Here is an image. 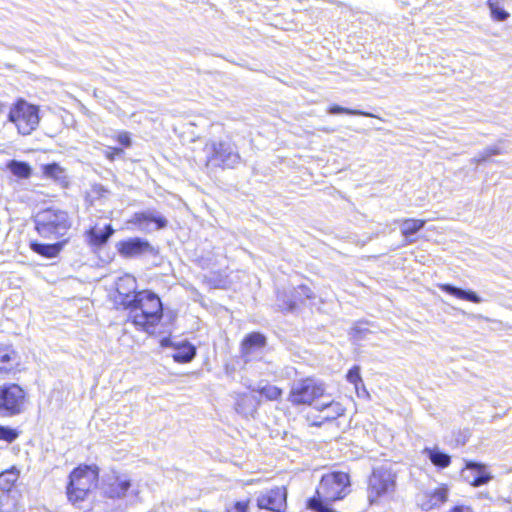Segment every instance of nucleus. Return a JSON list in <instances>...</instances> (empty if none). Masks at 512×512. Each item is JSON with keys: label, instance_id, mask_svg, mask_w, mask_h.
Masks as SVG:
<instances>
[{"label": "nucleus", "instance_id": "1", "mask_svg": "<svg viewBox=\"0 0 512 512\" xmlns=\"http://www.w3.org/2000/svg\"><path fill=\"white\" fill-rule=\"evenodd\" d=\"M122 284L135 288L137 280L129 274L119 279L114 301L116 309L126 312V322L136 331L157 335L164 319V305L160 296L150 289L122 292Z\"/></svg>", "mask_w": 512, "mask_h": 512}, {"label": "nucleus", "instance_id": "2", "mask_svg": "<svg viewBox=\"0 0 512 512\" xmlns=\"http://www.w3.org/2000/svg\"><path fill=\"white\" fill-rule=\"evenodd\" d=\"M350 487L348 472H327L321 476L315 495L307 500V508L314 512H336L328 504L343 500L350 493Z\"/></svg>", "mask_w": 512, "mask_h": 512}, {"label": "nucleus", "instance_id": "3", "mask_svg": "<svg viewBox=\"0 0 512 512\" xmlns=\"http://www.w3.org/2000/svg\"><path fill=\"white\" fill-rule=\"evenodd\" d=\"M100 472L95 463H80L69 472L65 494L72 506L81 507L93 497L100 485Z\"/></svg>", "mask_w": 512, "mask_h": 512}, {"label": "nucleus", "instance_id": "4", "mask_svg": "<svg viewBox=\"0 0 512 512\" xmlns=\"http://www.w3.org/2000/svg\"><path fill=\"white\" fill-rule=\"evenodd\" d=\"M72 222L68 212L48 207L36 215L34 229L37 234L47 240H61L71 229Z\"/></svg>", "mask_w": 512, "mask_h": 512}, {"label": "nucleus", "instance_id": "5", "mask_svg": "<svg viewBox=\"0 0 512 512\" xmlns=\"http://www.w3.org/2000/svg\"><path fill=\"white\" fill-rule=\"evenodd\" d=\"M327 396V384L311 375L300 378L290 387L287 400L295 407H314Z\"/></svg>", "mask_w": 512, "mask_h": 512}, {"label": "nucleus", "instance_id": "6", "mask_svg": "<svg viewBox=\"0 0 512 512\" xmlns=\"http://www.w3.org/2000/svg\"><path fill=\"white\" fill-rule=\"evenodd\" d=\"M7 119L14 125L18 134L28 136L39 126V106L32 104L23 98H18L10 106Z\"/></svg>", "mask_w": 512, "mask_h": 512}, {"label": "nucleus", "instance_id": "7", "mask_svg": "<svg viewBox=\"0 0 512 512\" xmlns=\"http://www.w3.org/2000/svg\"><path fill=\"white\" fill-rule=\"evenodd\" d=\"M29 403V393L18 382L0 384V416L15 417L25 412Z\"/></svg>", "mask_w": 512, "mask_h": 512}, {"label": "nucleus", "instance_id": "8", "mask_svg": "<svg viewBox=\"0 0 512 512\" xmlns=\"http://www.w3.org/2000/svg\"><path fill=\"white\" fill-rule=\"evenodd\" d=\"M396 488V474L388 468L373 469L367 482V497L369 504L380 502Z\"/></svg>", "mask_w": 512, "mask_h": 512}, {"label": "nucleus", "instance_id": "9", "mask_svg": "<svg viewBox=\"0 0 512 512\" xmlns=\"http://www.w3.org/2000/svg\"><path fill=\"white\" fill-rule=\"evenodd\" d=\"M210 150L206 165L212 164L222 169H231L241 160L240 154L229 143L224 141L211 143Z\"/></svg>", "mask_w": 512, "mask_h": 512}, {"label": "nucleus", "instance_id": "10", "mask_svg": "<svg viewBox=\"0 0 512 512\" xmlns=\"http://www.w3.org/2000/svg\"><path fill=\"white\" fill-rule=\"evenodd\" d=\"M288 489L286 486H274L261 492L256 498V506L269 512H286Z\"/></svg>", "mask_w": 512, "mask_h": 512}, {"label": "nucleus", "instance_id": "11", "mask_svg": "<svg viewBox=\"0 0 512 512\" xmlns=\"http://www.w3.org/2000/svg\"><path fill=\"white\" fill-rule=\"evenodd\" d=\"M116 249L118 254L126 259L141 257L143 255H153L156 253L153 245L144 238L131 237L121 240L117 243Z\"/></svg>", "mask_w": 512, "mask_h": 512}, {"label": "nucleus", "instance_id": "12", "mask_svg": "<svg viewBox=\"0 0 512 512\" xmlns=\"http://www.w3.org/2000/svg\"><path fill=\"white\" fill-rule=\"evenodd\" d=\"M23 370L14 346L9 343H0V378L14 377Z\"/></svg>", "mask_w": 512, "mask_h": 512}, {"label": "nucleus", "instance_id": "13", "mask_svg": "<svg viewBox=\"0 0 512 512\" xmlns=\"http://www.w3.org/2000/svg\"><path fill=\"white\" fill-rule=\"evenodd\" d=\"M319 412V420L311 422L312 426L320 427L321 425L332 422L345 414V407L336 399L320 401L313 407Z\"/></svg>", "mask_w": 512, "mask_h": 512}, {"label": "nucleus", "instance_id": "14", "mask_svg": "<svg viewBox=\"0 0 512 512\" xmlns=\"http://www.w3.org/2000/svg\"><path fill=\"white\" fill-rule=\"evenodd\" d=\"M266 345L267 337L263 333L258 331L249 332L240 341V356L245 362H248L251 360L252 355L264 349Z\"/></svg>", "mask_w": 512, "mask_h": 512}, {"label": "nucleus", "instance_id": "15", "mask_svg": "<svg viewBox=\"0 0 512 512\" xmlns=\"http://www.w3.org/2000/svg\"><path fill=\"white\" fill-rule=\"evenodd\" d=\"M449 500V486L441 483L432 490L425 491L422 495L421 508L425 511L438 509Z\"/></svg>", "mask_w": 512, "mask_h": 512}, {"label": "nucleus", "instance_id": "16", "mask_svg": "<svg viewBox=\"0 0 512 512\" xmlns=\"http://www.w3.org/2000/svg\"><path fill=\"white\" fill-rule=\"evenodd\" d=\"M115 229L112 224H106L102 229L98 225H93L84 231V237L87 245L93 249L104 247L114 235Z\"/></svg>", "mask_w": 512, "mask_h": 512}, {"label": "nucleus", "instance_id": "17", "mask_svg": "<svg viewBox=\"0 0 512 512\" xmlns=\"http://www.w3.org/2000/svg\"><path fill=\"white\" fill-rule=\"evenodd\" d=\"M69 238L57 240L55 243H39L37 241H31L29 243L30 249L41 257L51 259L57 257L66 244H68Z\"/></svg>", "mask_w": 512, "mask_h": 512}, {"label": "nucleus", "instance_id": "18", "mask_svg": "<svg viewBox=\"0 0 512 512\" xmlns=\"http://www.w3.org/2000/svg\"><path fill=\"white\" fill-rule=\"evenodd\" d=\"M41 172L43 178L53 180L62 188H67L70 184L65 168L57 162L42 165Z\"/></svg>", "mask_w": 512, "mask_h": 512}, {"label": "nucleus", "instance_id": "19", "mask_svg": "<svg viewBox=\"0 0 512 512\" xmlns=\"http://www.w3.org/2000/svg\"><path fill=\"white\" fill-rule=\"evenodd\" d=\"M155 223L156 229H163L167 226V220L163 216H153L146 212H135L127 221L135 227L142 228L150 223Z\"/></svg>", "mask_w": 512, "mask_h": 512}, {"label": "nucleus", "instance_id": "20", "mask_svg": "<svg viewBox=\"0 0 512 512\" xmlns=\"http://www.w3.org/2000/svg\"><path fill=\"white\" fill-rule=\"evenodd\" d=\"M131 487V482L127 478L116 476L107 484L105 495L110 499H119L124 497Z\"/></svg>", "mask_w": 512, "mask_h": 512}, {"label": "nucleus", "instance_id": "21", "mask_svg": "<svg viewBox=\"0 0 512 512\" xmlns=\"http://www.w3.org/2000/svg\"><path fill=\"white\" fill-rule=\"evenodd\" d=\"M172 346L175 350V352L172 354V358L176 363H189L196 356V347L187 341L176 343L173 344Z\"/></svg>", "mask_w": 512, "mask_h": 512}, {"label": "nucleus", "instance_id": "22", "mask_svg": "<svg viewBox=\"0 0 512 512\" xmlns=\"http://www.w3.org/2000/svg\"><path fill=\"white\" fill-rule=\"evenodd\" d=\"M255 392L259 395L262 401H280L283 397V389L270 383L266 382L263 385L257 387Z\"/></svg>", "mask_w": 512, "mask_h": 512}, {"label": "nucleus", "instance_id": "23", "mask_svg": "<svg viewBox=\"0 0 512 512\" xmlns=\"http://www.w3.org/2000/svg\"><path fill=\"white\" fill-rule=\"evenodd\" d=\"M441 291L446 292L458 299L470 301L472 303H480L481 298L473 291H465L450 284H439Z\"/></svg>", "mask_w": 512, "mask_h": 512}, {"label": "nucleus", "instance_id": "24", "mask_svg": "<svg viewBox=\"0 0 512 512\" xmlns=\"http://www.w3.org/2000/svg\"><path fill=\"white\" fill-rule=\"evenodd\" d=\"M465 468L466 469H471V470H477L479 472V475L477 477H475L470 482V484L473 487H479L481 485H484V484L488 483L492 479L491 474L486 471V466L484 464H482V463H477V462H473V461H467L465 463Z\"/></svg>", "mask_w": 512, "mask_h": 512}, {"label": "nucleus", "instance_id": "25", "mask_svg": "<svg viewBox=\"0 0 512 512\" xmlns=\"http://www.w3.org/2000/svg\"><path fill=\"white\" fill-rule=\"evenodd\" d=\"M423 453L428 456L431 463L439 469H445L451 464V457L435 448H425Z\"/></svg>", "mask_w": 512, "mask_h": 512}, {"label": "nucleus", "instance_id": "26", "mask_svg": "<svg viewBox=\"0 0 512 512\" xmlns=\"http://www.w3.org/2000/svg\"><path fill=\"white\" fill-rule=\"evenodd\" d=\"M425 224V219L405 218L401 221V234L404 237H409L420 231Z\"/></svg>", "mask_w": 512, "mask_h": 512}, {"label": "nucleus", "instance_id": "27", "mask_svg": "<svg viewBox=\"0 0 512 512\" xmlns=\"http://www.w3.org/2000/svg\"><path fill=\"white\" fill-rule=\"evenodd\" d=\"M7 166L14 176L21 179H27L32 174L30 165L23 161L11 160Z\"/></svg>", "mask_w": 512, "mask_h": 512}, {"label": "nucleus", "instance_id": "28", "mask_svg": "<svg viewBox=\"0 0 512 512\" xmlns=\"http://www.w3.org/2000/svg\"><path fill=\"white\" fill-rule=\"evenodd\" d=\"M208 284L215 289H226L229 287L228 275L218 270L211 273L207 279Z\"/></svg>", "mask_w": 512, "mask_h": 512}, {"label": "nucleus", "instance_id": "29", "mask_svg": "<svg viewBox=\"0 0 512 512\" xmlns=\"http://www.w3.org/2000/svg\"><path fill=\"white\" fill-rule=\"evenodd\" d=\"M327 112L332 115L337 114H347V115H358V116H365V117H374L372 113L358 110V109H352V108H346L342 107L338 104H331L327 108Z\"/></svg>", "mask_w": 512, "mask_h": 512}, {"label": "nucleus", "instance_id": "30", "mask_svg": "<svg viewBox=\"0 0 512 512\" xmlns=\"http://www.w3.org/2000/svg\"><path fill=\"white\" fill-rule=\"evenodd\" d=\"M20 434L21 431L17 428L0 424V441L12 444L19 438Z\"/></svg>", "mask_w": 512, "mask_h": 512}, {"label": "nucleus", "instance_id": "31", "mask_svg": "<svg viewBox=\"0 0 512 512\" xmlns=\"http://www.w3.org/2000/svg\"><path fill=\"white\" fill-rule=\"evenodd\" d=\"M360 372V366L354 365L346 373V380L354 385L356 391H358L360 386H363V380Z\"/></svg>", "mask_w": 512, "mask_h": 512}, {"label": "nucleus", "instance_id": "32", "mask_svg": "<svg viewBox=\"0 0 512 512\" xmlns=\"http://www.w3.org/2000/svg\"><path fill=\"white\" fill-rule=\"evenodd\" d=\"M491 15L498 21L507 19L509 14L502 8L500 0H488Z\"/></svg>", "mask_w": 512, "mask_h": 512}, {"label": "nucleus", "instance_id": "33", "mask_svg": "<svg viewBox=\"0 0 512 512\" xmlns=\"http://www.w3.org/2000/svg\"><path fill=\"white\" fill-rule=\"evenodd\" d=\"M108 190L101 184H94L91 186L90 191L87 193L86 199L89 200L90 204H93L95 200L106 197Z\"/></svg>", "mask_w": 512, "mask_h": 512}, {"label": "nucleus", "instance_id": "34", "mask_svg": "<svg viewBox=\"0 0 512 512\" xmlns=\"http://www.w3.org/2000/svg\"><path fill=\"white\" fill-rule=\"evenodd\" d=\"M250 511V499H240L232 502L226 506L224 512H249Z\"/></svg>", "mask_w": 512, "mask_h": 512}, {"label": "nucleus", "instance_id": "35", "mask_svg": "<svg viewBox=\"0 0 512 512\" xmlns=\"http://www.w3.org/2000/svg\"><path fill=\"white\" fill-rule=\"evenodd\" d=\"M113 140L119 144V147L123 149H128L132 146V137L131 133L128 131H120L116 135L113 136Z\"/></svg>", "mask_w": 512, "mask_h": 512}, {"label": "nucleus", "instance_id": "36", "mask_svg": "<svg viewBox=\"0 0 512 512\" xmlns=\"http://www.w3.org/2000/svg\"><path fill=\"white\" fill-rule=\"evenodd\" d=\"M123 155L124 151L120 147L108 146L107 149L104 151V157L110 162H113L114 160L122 157Z\"/></svg>", "mask_w": 512, "mask_h": 512}, {"label": "nucleus", "instance_id": "37", "mask_svg": "<svg viewBox=\"0 0 512 512\" xmlns=\"http://www.w3.org/2000/svg\"><path fill=\"white\" fill-rule=\"evenodd\" d=\"M296 302L292 301V300H289V299H284V297L281 299V303L279 304V310L281 312H290V311H293L295 308H296Z\"/></svg>", "mask_w": 512, "mask_h": 512}, {"label": "nucleus", "instance_id": "38", "mask_svg": "<svg viewBox=\"0 0 512 512\" xmlns=\"http://www.w3.org/2000/svg\"><path fill=\"white\" fill-rule=\"evenodd\" d=\"M498 154H500V151L498 148H496V147L488 148L479 156L478 159H476V162L479 163V162L486 161L489 157L498 155Z\"/></svg>", "mask_w": 512, "mask_h": 512}, {"label": "nucleus", "instance_id": "39", "mask_svg": "<svg viewBox=\"0 0 512 512\" xmlns=\"http://www.w3.org/2000/svg\"><path fill=\"white\" fill-rule=\"evenodd\" d=\"M447 512H474V510L470 505L455 504L451 506Z\"/></svg>", "mask_w": 512, "mask_h": 512}, {"label": "nucleus", "instance_id": "40", "mask_svg": "<svg viewBox=\"0 0 512 512\" xmlns=\"http://www.w3.org/2000/svg\"><path fill=\"white\" fill-rule=\"evenodd\" d=\"M298 288L303 291L307 298L312 299L314 297L312 290L307 285L302 284Z\"/></svg>", "mask_w": 512, "mask_h": 512}, {"label": "nucleus", "instance_id": "41", "mask_svg": "<svg viewBox=\"0 0 512 512\" xmlns=\"http://www.w3.org/2000/svg\"><path fill=\"white\" fill-rule=\"evenodd\" d=\"M367 330H362L360 327L358 326H354L352 328V335L354 338L358 339L362 336V334H364V332H366Z\"/></svg>", "mask_w": 512, "mask_h": 512}]
</instances>
